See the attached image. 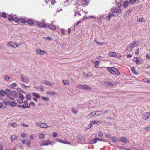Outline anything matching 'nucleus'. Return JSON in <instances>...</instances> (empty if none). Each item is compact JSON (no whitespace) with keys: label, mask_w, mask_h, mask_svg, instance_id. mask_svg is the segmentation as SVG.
<instances>
[{"label":"nucleus","mask_w":150,"mask_h":150,"mask_svg":"<svg viewBox=\"0 0 150 150\" xmlns=\"http://www.w3.org/2000/svg\"><path fill=\"white\" fill-rule=\"evenodd\" d=\"M45 137L44 135L42 133L40 134L39 136V138L40 139H43Z\"/></svg>","instance_id":"nucleus-42"},{"label":"nucleus","mask_w":150,"mask_h":150,"mask_svg":"<svg viewBox=\"0 0 150 150\" xmlns=\"http://www.w3.org/2000/svg\"><path fill=\"white\" fill-rule=\"evenodd\" d=\"M136 1V0H130V2L132 4H133Z\"/></svg>","instance_id":"nucleus-63"},{"label":"nucleus","mask_w":150,"mask_h":150,"mask_svg":"<svg viewBox=\"0 0 150 150\" xmlns=\"http://www.w3.org/2000/svg\"><path fill=\"white\" fill-rule=\"evenodd\" d=\"M13 16L11 15H9L8 17V19L10 21H11L13 20Z\"/></svg>","instance_id":"nucleus-50"},{"label":"nucleus","mask_w":150,"mask_h":150,"mask_svg":"<svg viewBox=\"0 0 150 150\" xmlns=\"http://www.w3.org/2000/svg\"><path fill=\"white\" fill-rule=\"evenodd\" d=\"M42 98L45 101H47L49 100V98L48 97H45L42 96Z\"/></svg>","instance_id":"nucleus-47"},{"label":"nucleus","mask_w":150,"mask_h":150,"mask_svg":"<svg viewBox=\"0 0 150 150\" xmlns=\"http://www.w3.org/2000/svg\"><path fill=\"white\" fill-rule=\"evenodd\" d=\"M21 79L22 81L26 83H28L30 81V79L27 77H25L24 78L22 76L21 77Z\"/></svg>","instance_id":"nucleus-8"},{"label":"nucleus","mask_w":150,"mask_h":150,"mask_svg":"<svg viewBox=\"0 0 150 150\" xmlns=\"http://www.w3.org/2000/svg\"><path fill=\"white\" fill-rule=\"evenodd\" d=\"M21 137L23 138H25L27 137V134L25 133H23L21 134Z\"/></svg>","instance_id":"nucleus-52"},{"label":"nucleus","mask_w":150,"mask_h":150,"mask_svg":"<svg viewBox=\"0 0 150 150\" xmlns=\"http://www.w3.org/2000/svg\"><path fill=\"white\" fill-rule=\"evenodd\" d=\"M42 83L49 86H52L53 84L50 82L48 81L47 80H45L42 81Z\"/></svg>","instance_id":"nucleus-11"},{"label":"nucleus","mask_w":150,"mask_h":150,"mask_svg":"<svg viewBox=\"0 0 150 150\" xmlns=\"http://www.w3.org/2000/svg\"><path fill=\"white\" fill-rule=\"evenodd\" d=\"M9 125L14 127H15L17 126V124L16 122H14L12 123H10Z\"/></svg>","instance_id":"nucleus-40"},{"label":"nucleus","mask_w":150,"mask_h":150,"mask_svg":"<svg viewBox=\"0 0 150 150\" xmlns=\"http://www.w3.org/2000/svg\"><path fill=\"white\" fill-rule=\"evenodd\" d=\"M7 92H6L3 90H1L0 91V95L2 96H4L5 94H7Z\"/></svg>","instance_id":"nucleus-21"},{"label":"nucleus","mask_w":150,"mask_h":150,"mask_svg":"<svg viewBox=\"0 0 150 150\" xmlns=\"http://www.w3.org/2000/svg\"><path fill=\"white\" fill-rule=\"evenodd\" d=\"M72 112L75 114H76L77 113L78 110L75 108H73L72 109Z\"/></svg>","instance_id":"nucleus-36"},{"label":"nucleus","mask_w":150,"mask_h":150,"mask_svg":"<svg viewBox=\"0 0 150 150\" xmlns=\"http://www.w3.org/2000/svg\"><path fill=\"white\" fill-rule=\"evenodd\" d=\"M1 16L4 18H6V14L5 13H2Z\"/></svg>","instance_id":"nucleus-62"},{"label":"nucleus","mask_w":150,"mask_h":150,"mask_svg":"<svg viewBox=\"0 0 150 150\" xmlns=\"http://www.w3.org/2000/svg\"><path fill=\"white\" fill-rule=\"evenodd\" d=\"M89 2V0H83V4L87 5L88 4Z\"/></svg>","instance_id":"nucleus-34"},{"label":"nucleus","mask_w":150,"mask_h":150,"mask_svg":"<svg viewBox=\"0 0 150 150\" xmlns=\"http://www.w3.org/2000/svg\"><path fill=\"white\" fill-rule=\"evenodd\" d=\"M80 15V13L78 12H76L75 13V16H79Z\"/></svg>","instance_id":"nucleus-64"},{"label":"nucleus","mask_w":150,"mask_h":150,"mask_svg":"<svg viewBox=\"0 0 150 150\" xmlns=\"http://www.w3.org/2000/svg\"><path fill=\"white\" fill-rule=\"evenodd\" d=\"M21 45V44H17L13 42L10 41L8 43L7 45L9 47L16 48L18 46H20Z\"/></svg>","instance_id":"nucleus-2"},{"label":"nucleus","mask_w":150,"mask_h":150,"mask_svg":"<svg viewBox=\"0 0 150 150\" xmlns=\"http://www.w3.org/2000/svg\"><path fill=\"white\" fill-rule=\"evenodd\" d=\"M107 112V110H105L101 111H97L98 113L99 114V115L103 113H105Z\"/></svg>","instance_id":"nucleus-27"},{"label":"nucleus","mask_w":150,"mask_h":150,"mask_svg":"<svg viewBox=\"0 0 150 150\" xmlns=\"http://www.w3.org/2000/svg\"><path fill=\"white\" fill-rule=\"evenodd\" d=\"M30 96L29 95H27L26 96V98L27 100H30Z\"/></svg>","instance_id":"nucleus-55"},{"label":"nucleus","mask_w":150,"mask_h":150,"mask_svg":"<svg viewBox=\"0 0 150 150\" xmlns=\"http://www.w3.org/2000/svg\"><path fill=\"white\" fill-rule=\"evenodd\" d=\"M32 95L36 98H39L40 97L39 95L35 93H32Z\"/></svg>","instance_id":"nucleus-31"},{"label":"nucleus","mask_w":150,"mask_h":150,"mask_svg":"<svg viewBox=\"0 0 150 150\" xmlns=\"http://www.w3.org/2000/svg\"><path fill=\"white\" fill-rule=\"evenodd\" d=\"M130 12V11L129 10H128L125 13L124 16L125 17L127 16L129 14Z\"/></svg>","instance_id":"nucleus-48"},{"label":"nucleus","mask_w":150,"mask_h":150,"mask_svg":"<svg viewBox=\"0 0 150 150\" xmlns=\"http://www.w3.org/2000/svg\"><path fill=\"white\" fill-rule=\"evenodd\" d=\"M133 60L137 64H141V61L139 60L137 57H134L133 58Z\"/></svg>","instance_id":"nucleus-14"},{"label":"nucleus","mask_w":150,"mask_h":150,"mask_svg":"<svg viewBox=\"0 0 150 150\" xmlns=\"http://www.w3.org/2000/svg\"><path fill=\"white\" fill-rule=\"evenodd\" d=\"M104 85L105 86H113L114 85V84L113 83L108 81H105L103 82Z\"/></svg>","instance_id":"nucleus-10"},{"label":"nucleus","mask_w":150,"mask_h":150,"mask_svg":"<svg viewBox=\"0 0 150 150\" xmlns=\"http://www.w3.org/2000/svg\"><path fill=\"white\" fill-rule=\"evenodd\" d=\"M37 25L42 28H45L46 27V25L42 23H40L38 24H37Z\"/></svg>","instance_id":"nucleus-16"},{"label":"nucleus","mask_w":150,"mask_h":150,"mask_svg":"<svg viewBox=\"0 0 150 150\" xmlns=\"http://www.w3.org/2000/svg\"><path fill=\"white\" fill-rule=\"evenodd\" d=\"M19 98L23 101V100L24 99V97L23 95L21 93H20L19 95Z\"/></svg>","instance_id":"nucleus-35"},{"label":"nucleus","mask_w":150,"mask_h":150,"mask_svg":"<svg viewBox=\"0 0 150 150\" xmlns=\"http://www.w3.org/2000/svg\"><path fill=\"white\" fill-rule=\"evenodd\" d=\"M48 28L52 30H54L56 29V28L54 25H48Z\"/></svg>","instance_id":"nucleus-19"},{"label":"nucleus","mask_w":150,"mask_h":150,"mask_svg":"<svg viewBox=\"0 0 150 150\" xmlns=\"http://www.w3.org/2000/svg\"><path fill=\"white\" fill-rule=\"evenodd\" d=\"M107 69L110 73L114 75L116 74L117 75H120V72L118 71L117 69L115 67L108 68Z\"/></svg>","instance_id":"nucleus-1"},{"label":"nucleus","mask_w":150,"mask_h":150,"mask_svg":"<svg viewBox=\"0 0 150 150\" xmlns=\"http://www.w3.org/2000/svg\"><path fill=\"white\" fill-rule=\"evenodd\" d=\"M117 8L116 7H115L112 8V11L113 13H115L117 12Z\"/></svg>","instance_id":"nucleus-32"},{"label":"nucleus","mask_w":150,"mask_h":150,"mask_svg":"<svg viewBox=\"0 0 150 150\" xmlns=\"http://www.w3.org/2000/svg\"><path fill=\"white\" fill-rule=\"evenodd\" d=\"M91 74L90 73L87 74H85V73H84L83 74L84 76H85L86 77H87V76L91 77Z\"/></svg>","instance_id":"nucleus-39"},{"label":"nucleus","mask_w":150,"mask_h":150,"mask_svg":"<svg viewBox=\"0 0 150 150\" xmlns=\"http://www.w3.org/2000/svg\"><path fill=\"white\" fill-rule=\"evenodd\" d=\"M129 2L127 1H125L124 3L123 6L125 8H126L129 6Z\"/></svg>","instance_id":"nucleus-26"},{"label":"nucleus","mask_w":150,"mask_h":150,"mask_svg":"<svg viewBox=\"0 0 150 150\" xmlns=\"http://www.w3.org/2000/svg\"><path fill=\"white\" fill-rule=\"evenodd\" d=\"M143 81L144 82L149 83L150 81V79L149 78L147 79H143Z\"/></svg>","instance_id":"nucleus-44"},{"label":"nucleus","mask_w":150,"mask_h":150,"mask_svg":"<svg viewBox=\"0 0 150 150\" xmlns=\"http://www.w3.org/2000/svg\"><path fill=\"white\" fill-rule=\"evenodd\" d=\"M91 115L92 117L96 115H97L98 116H99V114L98 113L97 111L93 112L91 113Z\"/></svg>","instance_id":"nucleus-23"},{"label":"nucleus","mask_w":150,"mask_h":150,"mask_svg":"<svg viewBox=\"0 0 150 150\" xmlns=\"http://www.w3.org/2000/svg\"><path fill=\"white\" fill-rule=\"evenodd\" d=\"M144 129L146 130H150V126H149L147 127H146L145 128H144Z\"/></svg>","instance_id":"nucleus-60"},{"label":"nucleus","mask_w":150,"mask_h":150,"mask_svg":"<svg viewBox=\"0 0 150 150\" xmlns=\"http://www.w3.org/2000/svg\"><path fill=\"white\" fill-rule=\"evenodd\" d=\"M49 141H46L45 143H42L40 144L41 146H47L49 144Z\"/></svg>","instance_id":"nucleus-38"},{"label":"nucleus","mask_w":150,"mask_h":150,"mask_svg":"<svg viewBox=\"0 0 150 150\" xmlns=\"http://www.w3.org/2000/svg\"><path fill=\"white\" fill-rule=\"evenodd\" d=\"M3 103L5 105H9L10 103V101L9 99H4L3 100Z\"/></svg>","instance_id":"nucleus-15"},{"label":"nucleus","mask_w":150,"mask_h":150,"mask_svg":"<svg viewBox=\"0 0 150 150\" xmlns=\"http://www.w3.org/2000/svg\"><path fill=\"white\" fill-rule=\"evenodd\" d=\"M137 43V41H135L133 43L130 44L129 45V47L127 48V50L129 51H132V49L138 45Z\"/></svg>","instance_id":"nucleus-3"},{"label":"nucleus","mask_w":150,"mask_h":150,"mask_svg":"<svg viewBox=\"0 0 150 150\" xmlns=\"http://www.w3.org/2000/svg\"><path fill=\"white\" fill-rule=\"evenodd\" d=\"M119 140L123 143H127L129 142V140L125 137H120L119 139Z\"/></svg>","instance_id":"nucleus-7"},{"label":"nucleus","mask_w":150,"mask_h":150,"mask_svg":"<svg viewBox=\"0 0 150 150\" xmlns=\"http://www.w3.org/2000/svg\"><path fill=\"white\" fill-rule=\"evenodd\" d=\"M7 97L8 98L12 100H13V98L12 97L11 95L10 94V93L8 94V93H7Z\"/></svg>","instance_id":"nucleus-45"},{"label":"nucleus","mask_w":150,"mask_h":150,"mask_svg":"<svg viewBox=\"0 0 150 150\" xmlns=\"http://www.w3.org/2000/svg\"><path fill=\"white\" fill-rule=\"evenodd\" d=\"M46 93L51 96H54L57 94V93L56 92L50 91H47Z\"/></svg>","instance_id":"nucleus-9"},{"label":"nucleus","mask_w":150,"mask_h":150,"mask_svg":"<svg viewBox=\"0 0 150 150\" xmlns=\"http://www.w3.org/2000/svg\"><path fill=\"white\" fill-rule=\"evenodd\" d=\"M94 41L97 44V45H99L100 46H102L104 44V42H98L97 40L95 38Z\"/></svg>","instance_id":"nucleus-17"},{"label":"nucleus","mask_w":150,"mask_h":150,"mask_svg":"<svg viewBox=\"0 0 150 150\" xmlns=\"http://www.w3.org/2000/svg\"><path fill=\"white\" fill-rule=\"evenodd\" d=\"M97 140L96 138L92 139L91 142L93 143H96L97 142Z\"/></svg>","instance_id":"nucleus-51"},{"label":"nucleus","mask_w":150,"mask_h":150,"mask_svg":"<svg viewBox=\"0 0 150 150\" xmlns=\"http://www.w3.org/2000/svg\"><path fill=\"white\" fill-rule=\"evenodd\" d=\"M132 72L135 75H137V74L135 71V69L134 67H133L131 68V69Z\"/></svg>","instance_id":"nucleus-49"},{"label":"nucleus","mask_w":150,"mask_h":150,"mask_svg":"<svg viewBox=\"0 0 150 150\" xmlns=\"http://www.w3.org/2000/svg\"><path fill=\"white\" fill-rule=\"evenodd\" d=\"M77 88L79 89H82V85H77Z\"/></svg>","instance_id":"nucleus-58"},{"label":"nucleus","mask_w":150,"mask_h":150,"mask_svg":"<svg viewBox=\"0 0 150 150\" xmlns=\"http://www.w3.org/2000/svg\"><path fill=\"white\" fill-rule=\"evenodd\" d=\"M99 62L98 61H96L94 62V63L95 64V67L96 68H98V64H99Z\"/></svg>","instance_id":"nucleus-41"},{"label":"nucleus","mask_w":150,"mask_h":150,"mask_svg":"<svg viewBox=\"0 0 150 150\" xmlns=\"http://www.w3.org/2000/svg\"><path fill=\"white\" fill-rule=\"evenodd\" d=\"M97 138V141H104L105 142H107V141H105V140H104V139H103L102 138Z\"/></svg>","instance_id":"nucleus-54"},{"label":"nucleus","mask_w":150,"mask_h":150,"mask_svg":"<svg viewBox=\"0 0 150 150\" xmlns=\"http://www.w3.org/2000/svg\"><path fill=\"white\" fill-rule=\"evenodd\" d=\"M109 54L110 56L114 57H120L121 56L120 54L115 52H110L109 53Z\"/></svg>","instance_id":"nucleus-5"},{"label":"nucleus","mask_w":150,"mask_h":150,"mask_svg":"<svg viewBox=\"0 0 150 150\" xmlns=\"http://www.w3.org/2000/svg\"><path fill=\"white\" fill-rule=\"evenodd\" d=\"M25 103H24L22 106H21V107L22 108H26V106H27V102H26V101H25L24 102Z\"/></svg>","instance_id":"nucleus-46"},{"label":"nucleus","mask_w":150,"mask_h":150,"mask_svg":"<svg viewBox=\"0 0 150 150\" xmlns=\"http://www.w3.org/2000/svg\"><path fill=\"white\" fill-rule=\"evenodd\" d=\"M35 135L33 134H32L30 135V139L31 140H33L34 139V136Z\"/></svg>","instance_id":"nucleus-56"},{"label":"nucleus","mask_w":150,"mask_h":150,"mask_svg":"<svg viewBox=\"0 0 150 150\" xmlns=\"http://www.w3.org/2000/svg\"><path fill=\"white\" fill-rule=\"evenodd\" d=\"M82 89L83 90H91L92 88L86 85H82Z\"/></svg>","instance_id":"nucleus-12"},{"label":"nucleus","mask_w":150,"mask_h":150,"mask_svg":"<svg viewBox=\"0 0 150 150\" xmlns=\"http://www.w3.org/2000/svg\"><path fill=\"white\" fill-rule=\"evenodd\" d=\"M71 0H67L64 3L65 6H67L69 5L71 2Z\"/></svg>","instance_id":"nucleus-25"},{"label":"nucleus","mask_w":150,"mask_h":150,"mask_svg":"<svg viewBox=\"0 0 150 150\" xmlns=\"http://www.w3.org/2000/svg\"><path fill=\"white\" fill-rule=\"evenodd\" d=\"M27 145L28 147H30L31 145V143L29 141L27 143Z\"/></svg>","instance_id":"nucleus-61"},{"label":"nucleus","mask_w":150,"mask_h":150,"mask_svg":"<svg viewBox=\"0 0 150 150\" xmlns=\"http://www.w3.org/2000/svg\"><path fill=\"white\" fill-rule=\"evenodd\" d=\"M10 87L14 88L17 86V84L16 83H13L10 85Z\"/></svg>","instance_id":"nucleus-43"},{"label":"nucleus","mask_w":150,"mask_h":150,"mask_svg":"<svg viewBox=\"0 0 150 150\" xmlns=\"http://www.w3.org/2000/svg\"><path fill=\"white\" fill-rule=\"evenodd\" d=\"M118 139L117 137L114 136L112 138V140L114 143H115L117 142Z\"/></svg>","instance_id":"nucleus-22"},{"label":"nucleus","mask_w":150,"mask_h":150,"mask_svg":"<svg viewBox=\"0 0 150 150\" xmlns=\"http://www.w3.org/2000/svg\"><path fill=\"white\" fill-rule=\"evenodd\" d=\"M13 20L16 22H18L20 21V19L17 17H15L13 18Z\"/></svg>","instance_id":"nucleus-28"},{"label":"nucleus","mask_w":150,"mask_h":150,"mask_svg":"<svg viewBox=\"0 0 150 150\" xmlns=\"http://www.w3.org/2000/svg\"><path fill=\"white\" fill-rule=\"evenodd\" d=\"M18 137V136L16 135H12L11 136V142H13V140L17 139Z\"/></svg>","instance_id":"nucleus-29"},{"label":"nucleus","mask_w":150,"mask_h":150,"mask_svg":"<svg viewBox=\"0 0 150 150\" xmlns=\"http://www.w3.org/2000/svg\"><path fill=\"white\" fill-rule=\"evenodd\" d=\"M36 125L40 128H47L48 127V126L45 123L37 122L36 123Z\"/></svg>","instance_id":"nucleus-4"},{"label":"nucleus","mask_w":150,"mask_h":150,"mask_svg":"<svg viewBox=\"0 0 150 150\" xmlns=\"http://www.w3.org/2000/svg\"><path fill=\"white\" fill-rule=\"evenodd\" d=\"M27 23L30 25H33L34 24L33 21L31 19H28L27 21Z\"/></svg>","instance_id":"nucleus-24"},{"label":"nucleus","mask_w":150,"mask_h":150,"mask_svg":"<svg viewBox=\"0 0 150 150\" xmlns=\"http://www.w3.org/2000/svg\"><path fill=\"white\" fill-rule=\"evenodd\" d=\"M17 104L16 103L15 101H11L10 103V105L11 106H13L16 105Z\"/></svg>","instance_id":"nucleus-37"},{"label":"nucleus","mask_w":150,"mask_h":150,"mask_svg":"<svg viewBox=\"0 0 150 150\" xmlns=\"http://www.w3.org/2000/svg\"><path fill=\"white\" fill-rule=\"evenodd\" d=\"M150 117V113L149 112H147V113L144 114L142 116V118L144 120H146L148 119Z\"/></svg>","instance_id":"nucleus-6"},{"label":"nucleus","mask_w":150,"mask_h":150,"mask_svg":"<svg viewBox=\"0 0 150 150\" xmlns=\"http://www.w3.org/2000/svg\"><path fill=\"white\" fill-rule=\"evenodd\" d=\"M93 122H93V121L91 122L88 126L86 127V129H90L94 124Z\"/></svg>","instance_id":"nucleus-30"},{"label":"nucleus","mask_w":150,"mask_h":150,"mask_svg":"<svg viewBox=\"0 0 150 150\" xmlns=\"http://www.w3.org/2000/svg\"><path fill=\"white\" fill-rule=\"evenodd\" d=\"M36 51L38 54L41 55H43L45 53L44 51L42 50L39 49H36Z\"/></svg>","instance_id":"nucleus-13"},{"label":"nucleus","mask_w":150,"mask_h":150,"mask_svg":"<svg viewBox=\"0 0 150 150\" xmlns=\"http://www.w3.org/2000/svg\"><path fill=\"white\" fill-rule=\"evenodd\" d=\"M76 3L75 4V6H76V8L77 9L76 10L79 8V6H80V1L79 0H77L76 2Z\"/></svg>","instance_id":"nucleus-20"},{"label":"nucleus","mask_w":150,"mask_h":150,"mask_svg":"<svg viewBox=\"0 0 150 150\" xmlns=\"http://www.w3.org/2000/svg\"><path fill=\"white\" fill-rule=\"evenodd\" d=\"M17 102L20 104L23 101L22 100H21L20 98L17 99Z\"/></svg>","instance_id":"nucleus-57"},{"label":"nucleus","mask_w":150,"mask_h":150,"mask_svg":"<svg viewBox=\"0 0 150 150\" xmlns=\"http://www.w3.org/2000/svg\"><path fill=\"white\" fill-rule=\"evenodd\" d=\"M58 135V134L56 132H54L52 134L53 137V138H55Z\"/></svg>","instance_id":"nucleus-53"},{"label":"nucleus","mask_w":150,"mask_h":150,"mask_svg":"<svg viewBox=\"0 0 150 150\" xmlns=\"http://www.w3.org/2000/svg\"><path fill=\"white\" fill-rule=\"evenodd\" d=\"M98 136L101 137L103 136V134L101 132H99L98 133Z\"/></svg>","instance_id":"nucleus-59"},{"label":"nucleus","mask_w":150,"mask_h":150,"mask_svg":"<svg viewBox=\"0 0 150 150\" xmlns=\"http://www.w3.org/2000/svg\"><path fill=\"white\" fill-rule=\"evenodd\" d=\"M11 95L13 97L16 98L18 96V94L16 91H13L11 92Z\"/></svg>","instance_id":"nucleus-18"},{"label":"nucleus","mask_w":150,"mask_h":150,"mask_svg":"<svg viewBox=\"0 0 150 150\" xmlns=\"http://www.w3.org/2000/svg\"><path fill=\"white\" fill-rule=\"evenodd\" d=\"M62 82L64 85H69V82L68 80H63Z\"/></svg>","instance_id":"nucleus-33"}]
</instances>
